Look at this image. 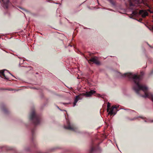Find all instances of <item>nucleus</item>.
Segmentation results:
<instances>
[{
  "instance_id": "nucleus-42",
  "label": "nucleus",
  "mask_w": 153,
  "mask_h": 153,
  "mask_svg": "<svg viewBox=\"0 0 153 153\" xmlns=\"http://www.w3.org/2000/svg\"><path fill=\"white\" fill-rule=\"evenodd\" d=\"M10 91L13 90L11 89L10 88Z\"/></svg>"
},
{
  "instance_id": "nucleus-18",
  "label": "nucleus",
  "mask_w": 153,
  "mask_h": 153,
  "mask_svg": "<svg viewBox=\"0 0 153 153\" xmlns=\"http://www.w3.org/2000/svg\"><path fill=\"white\" fill-rule=\"evenodd\" d=\"M129 5L130 7H134L135 6L134 4L132 2L131 0L129 1Z\"/></svg>"
},
{
  "instance_id": "nucleus-45",
  "label": "nucleus",
  "mask_w": 153,
  "mask_h": 153,
  "mask_svg": "<svg viewBox=\"0 0 153 153\" xmlns=\"http://www.w3.org/2000/svg\"><path fill=\"white\" fill-rule=\"evenodd\" d=\"M0 2L1 3V0H0Z\"/></svg>"
},
{
  "instance_id": "nucleus-17",
  "label": "nucleus",
  "mask_w": 153,
  "mask_h": 153,
  "mask_svg": "<svg viewBox=\"0 0 153 153\" xmlns=\"http://www.w3.org/2000/svg\"><path fill=\"white\" fill-rule=\"evenodd\" d=\"M147 58L148 59V62L149 63H151L152 60V58L150 57H148V56H147Z\"/></svg>"
},
{
  "instance_id": "nucleus-21",
  "label": "nucleus",
  "mask_w": 153,
  "mask_h": 153,
  "mask_svg": "<svg viewBox=\"0 0 153 153\" xmlns=\"http://www.w3.org/2000/svg\"><path fill=\"white\" fill-rule=\"evenodd\" d=\"M149 76H152L153 75V69L149 73Z\"/></svg>"
},
{
  "instance_id": "nucleus-40",
  "label": "nucleus",
  "mask_w": 153,
  "mask_h": 153,
  "mask_svg": "<svg viewBox=\"0 0 153 153\" xmlns=\"http://www.w3.org/2000/svg\"><path fill=\"white\" fill-rule=\"evenodd\" d=\"M132 0L134 1H136L137 0Z\"/></svg>"
},
{
  "instance_id": "nucleus-14",
  "label": "nucleus",
  "mask_w": 153,
  "mask_h": 153,
  "mask_svg": "<svg viewBox=\"0 0 153 153\" xmlns=\"http://www.w3.org/2000/svg\"><path fill=\"white\" fill-rule=\"evenodd\" d=\"M122 109H123L125 110H126V111H128V112H129V113H132L133 112H135V111L133 110H131V109H127V108H122Z\"/></svg>"
},
{
  "instance_id": "nucleus-20",
  "label": "nucleus",
  "mask_w": 153,
  "mask_h": 153,
  "mask_svg": "<svg viewBox=\"0 0 153 153\" xmlns=\"http://www.w3.org/2000/svg\"><path fill=\"white\" fill-rule=\"evenodd\" d=\"M0 90L1 91H5V90H8V91H10V88H0Z\"/></svg>"
},
{
  "instance_id": "nucleus-34",
  "label": "nucleus",
  "mask_w": 153,
  "mask_h": 153,
  "mask_svg": "<svg viewBox=\"0 0 153 153\" xmlns=\"http://www.w3.org/2000/svg\"><path fill=\"white\" fill-rule=\"evenodd\" d=\"M10 75H11L12 76L14 77L15 78H16L10 73Z\"/></svg>"
},
{
  "instance_id": "nucleus-11",
  "label": "nucleus",
  "mask_w": 153,
  "mask_h": 153,
  "mask_svg": "<svg viewBox=\"0 0 153 153\" xmlns=\"http://www.w3.org/2000/svg\"><path fill=\"white\" fill-rule=\"evenodd\" d=\"M4 71H7L8 72H9V73H10V72H8V71H7L6 70H2L1 71H0V76L1 75L2 76H3L4 78L7 79V78L6 76L5 75L4 73Z\"/></svg>"
},
{
  "instance_id": "nucleus-39",
  "label": "nucleus",
  "mask_w": 153,
  "mask_h": 153,
  "mask_svg": "<svg viewBox=\"0 0 153 153\" xmlns=\"http://www.w3.org/2000/svg\"><path fill=\"white\" fill-rule=\"evenodd\" d=\"M55 4H58V3H57V2H56V3H54Z\"/></svg>"
},
{
  "instance_id": "nucleus-19",
  "label": "nucleus",
  "mask_w": 153,
  "mask_h": 153,
  "mask_svg": "<svg viewBox=\"0 0 153 153\" xmlns=\"http://www.w3.org/2000/svg\"><path fill=\"white\" fill-rule=\"evenodd\" d=\"M112 5H115V3L113 0H108Z\"/></svg>"
},
{
  "instance_id": "nucleus-33",
  "label": "nucleus",
  "mask_w": 153,
  "mask_h": 153,
  "mask_svg": "<svg viewBox=\"0 0 153 153\" xmlns=\"http://www.w3.org/2000/svg\"><path fill=\"white\" fill-rule=\"evenodd\" d=\"M59 110L60 111H65V110H62V109H61L60 108V109H59Z\"/></svg>"
},
{
  "instance_id": "nucleus-15",
  "label": "nucleus",
  "mask_w": 153,
  "mask_h": 153,
  "mask_svg": "<svg viewBox=\"0 0 153 153\" xmlns=\"http://www.w3.org/2000/svg\"><path fill=\"white\" fill-rule=\"evenodd\" d=\"M0 149H4L6 150V151H8L9 150V147L6 146H5L3 147L0 146Z\"/></svg>"
},
{
  "instance_id": "nucleus-10",
  "label": "nucleus",
  "mask_w": 153,
  "mask_h": 153,
  "mask_svg": "<svg viewBox=\"0 0 153 153\" xmlns=\"http://www.w3.org/2000/svg\"><path fill=\"white\" fill-rule=\"evenodd\" d=\"M30 150L31 149L30 146L28 145H25L24 146L23 150L24 152H29Z\"/></svg>"
},
{
  "instance_id": "nucleus-28",
  "label": "nucleus",
  "mask_w": 153,
  "mask_h": 153,
  "mask_svg": "<svg viewBox=\"0 0 153 153\" xmlns=\"http://www.w3.org/2000/svg\"><path fill=\"white\" fill-rule=\"evenodd\" d=\"M64 105H66V104H68V103H62Z\"/></svg>"
},
{
  "instance_id": "nucleus-9",
  "label": "nucleus",
  "mask_w": 153,
  "mask_h": 153,
  "mask_svg": "<svg viewBox=\"0 0 153 153\" xmlns=\"http://www.w3.org/2000/svg\"><path fill=\"white\" fill-rule=\"evenodd\" d=\"M1 108L4 114H7L8 112V111L6 108V106L4 104H2L1 107Z\"/></svg>"
},
{
  "instance_id": "nucleus-37",
  "label": "nucleus",
  "mask_w": 153,
  "mask_h": 153,
  "mask_svg": "<svg viewBox=\"0 0 153 153\" xmlns=\"http://www.w3.org/2000/svg\"><path fill=\"white\" fill-rule=\"evenodd\" d=\"M29 68H30V70H31V67H29Z\"/></svg>"
},
{
  "instance_id": "nucleus-43",
  "label": "nucleus",
  "mask_w": 153,
  "mask_h": 153,
  "mask_svg": "<svg viewBox=\"0 0 153 153\" xmlns=\"http://www.w3.org/2000/svg\"><path fill=\"white\" fill-rule=\"evenodd\" d=\"M138 21V22H140V20H137Z\"/></svg>"
},
{
  "instance_id": "nucleus-12",
  "label": "nucleus",
  "mask_w": 153,
  "mask_h": 153,
  "mask_svg": "<svg viewBox=\"0 0 153 153\" xmlns=\"http://www.w3.org/2000/svg\"><path fill=\"white\" fill-rule=\"evenodd\" d=\"M10 153H21L18 152L16 149L12 147H10Z\"/></svg>"
},
{
  "instance_id": "nucleus-35",
  "label": "nucleus",
  "mask_w": 153,
  "mask_h": 153,
  "mask_svg": "<svg viewBox=\"0 0 153 153\" xmlns=\"http://www.w3.org/2000/svg\"><path fill=\"white\" fill-rule=\"evenodd\" d=\"M141 74L142 75H143V74H144V73L143 72H141Z\"/></svg>"
},
{
  "instance_id": "nucleus-30",
  "label": "nucleus",
  "mask_w": 153,
  "mask_h": 153,
  "mask_svg": "<svg viewBox=\"0 0 153 153\" xmlns=\"http://www.w3.org/2000/svg\"><path fill=\"white\" fill-rule=\"evenodd\" d=\"M144 122H145L147 123V122H149V121H148V120H144Z\"/></svg>"
},
{
  "instance_id": "nucleus-23",
  "label": "nucleus",
  "mask_w": 153,
  "mask_h": 153,
  "mask_svg": "<svg viewBox=\"0 0 153 153\" xmlns=\"http://www.w3.org/2000/svg\"><path fill=\"white\" fill-rule=\"evenodd\" d=\"M19 7V8L21 9L22 10H23L25 11H27V10H25V9L20 7Z\"/></svg>"
},
{
  "instance_id": "nucleus-44",
  "label": "nucleus",
  "mask_w": 153,
  "mask_h": 153,
  "mask_svg": "<svg viewBox=\"0 0 153 153\" xmlns=\"http://www.w3.org/2000/svg\"><path fill=\"white\" fill-rule=\"evenodd\" d=\"M88 58H90V57H88Z\"/></svg>"
},
{
  "instance_id": "nucleus-41",
  "label": "nucleus",
  "mask_w": 153,
  "mask_h": 153,
  "mask_svg": "<svg viewBox=\"0 0 153 153\" xmlns=\"http://www.w3.org/2000/svg\"><path fill=\"white\" fill-rule=\"evenodd\" d=\"M69 46H71V47H72V46H71V45H69Z\"/></svg>"
},
{
  "instance_id": "nucleus-7",
  "label": "nucleus",
  "mask_w": 153,
  "mask_h": 153,
  "mask_svg": "<svg viewBox=\"0 0 153 153\" xmlns=\"http://www.w3.org/2000/svg\"><path fill=\"white\" fill-rule=\"evenodd\" d=\"M2 3L1 4L2 6L5 10L7 9L9 7L10 0H1Z\"/></svg>"
},
{
  "instance_id": "nucleus-16",
  "label": "nucleus",
  "mask_w": 153,
  "mask_h": 153,
  "mask_svg": "<svg viewBox=\"0 0 153 153\" xmlns=\"http://www.w3.org/2000/svg\"><path fill=\"white\" fill-rule=\"evenodd\" d=\"M110 107H111V103L109 102H108L107 105V112H108L109 110L110 109Z\"/></svg>"
},
{
  "instance_id": "nucleus-32",
  "label": "nucleus",
  "mask_w": 153,
  "mask_h": 153,
  "mask_svg": "<svg viewBox=\"0 0 153 153\" xmlns=\"http://www.w3.org/2000/svg\"><path fill=\"white\" fill-rule=\"evenodd\" d=\"M129 17L130 18H131V19H133V17H131V16H129ZM134 19H135L134 18H133Z\"/></svg>"
},
{
  "instance_id": "nucleus-1",
  "label": "nucleus",
  "mask_w": 153,
  "mask_h": 153,
  "mask_svg": "<svg viewBox=\"0 0 153 153\" xmlns=\"http://www.w3.org/2000/svg\"><path fill=\"white\" fill-rule=\"evenodd\" d=\"M29 118L30 122L32 123L33 125L30 128L28 127V125L25 124V126L28 128H30L31 134V138L32 145L34 148H36L37 143L35 140L36 136L35 131L36 130V126L39 125L41 121V115L36 113L34 109H32L29 115Z\"/></svg>"
},
{
  "instance_id": "nucleus-4",
  "label": "nucleus",
  "mask_w": 153,
  "mask_h": 153,
  "mask_svg": "<svg viewBox=\"0 0 153 153\" xmlns=\"http://www.w3.org/2000/svg\"><path fill=\"white\" fill-rule=\"evenodd\" d=\"M91 58L88 59L87 57H85V58L88 61V62L90 63V62H93L94 63L97 65H100V62L98 60V57L97 56L91 57V54L90 53L89 54Z\"/></svg>"
},
{
  "instance_id": "nucleus-5",
  "label": "nucleus",
  "mask_w": 153,
  "mask_h": 153,
  "mask_svg": "<svg viewBox=\"0 0 153 153\" xmlns=\"http://www.w3.org/2000/svg\"><path fill=\"white\" fill-rule=\"evenodd\" d=\"M61 148L59 146H55L49 149L46 152H42L39 150H37L36 153H49L55 151L58 149H59Z\"/></svg>"
},
{
  "instance_id": "nucleus-29",
  "label": "nucleus",
  "mask_w": 153,
  "mask_h": 153,
  "mask_svg": "<svg viewBox=\"0 0 153 153\" xmlns=\"http://www.w3.org/2000/svg\"><path fill=\"white\" fill-rule=\"evenodd\" d=\"M55 106L57 108H58L59 109H60V108L57 105H55Z\"/></svg>"
},
{
  "instance_id": "nucleus-27",
  "label": "nucleus",
  "mask_w": 153,
  "mask_h": 153,
  "mask_svg": "<svg viewBox=\"0 0 153 153\" xmlns=\"http://www.w3.org/2000/svg\"><path fill=\"white\" fill-rule=\"evenodd\" d=\"M30 88L34 89H37L36 88H35V87H30Z\"/></svg>"
},
{
  "instance_id": "nucleus-22",
  "label": "nucleus",
  "mask_w": 153,
  "mask_h": 153,
  "mask_svg": "<svg viewBox=\"0 0 153 153\" xmlns=\"http://www.w3.org/2000/svg\"><path fill=\"white\" fill-rule=\"evenodd\" d=\"M18 58L20 59V63H21V64H22V62H23L24 61V59H23L22 58H20L19 57H18ZM19 65H20V63L19 64Z\"/></svg>"
},
{
  "instance_id": "nucleus-24",
  "label": "nucleus",
  "mask_w": 153,
  "mask_h": 153,
  "mask_svg": "<svg viewBox=\"0 0 153 153\" xmlns=\"http://www.w3.org/2000/svg\"><path fill=\"white\" fill-rule=\"evenodd\" d=\"M132 14L135 15L136 14V13L135 11H133L132 12Z\"/></svg>"
},
{
  "instance_id": "nucleus-26",
  "label": "nucleus",
  "mask_w": 153,
  "mask_h": 153,
  "mask_svg": "<svg viewBox=\"0 0 153 153\" xmlns=\"http://www.w3.org/2000/svg\"><path fill=\"white\" fill-rule=\"evenodd\" d=\"M97 96L98 97H101V96L100 94H97Z\"/></svg>"
},
{
  "instance_id": "nucleus-6",
  "label": "nucleus",
  "mask_w": 153,
  "mask_h": 153,
  "mask_svg": "<svg viewBox=\"0 0 153 153\" xmlns=\"http://www.w3.org/2000/svg\"><path fill=\"white\" fill-rule=\"evenodd\" d=\"M118 107L115 106H112L111 109L110 111H109L108 112V114H110L111 115L113 114L114 115H115L117 112L118 111V110H117Z\"/></svg>"
},
{
  "instance_id": "nucleus-25",
  "label": "nucleus",
  "mask_w": 153,
  "mask_h": 153,
  "mask_svg": "<svg viewBox=\"0 0 153 153\" xmlns=\"http://www.w3.org/2000/svg\"><path fill=\"white\" fill-rule=\"evenodd\" d=\"M147 45H148L151 48H153V47H152V46H151L150 45H149L148 43H147Z\"/></svg>"
},
{
  "instance_id": "nucleus-3",
  "label": "nucleus",
  "mask_w": 153,
  "mask_h": 153,
  "mask_svg": "<svg viewBox=\"0 0 153 153\" xmlns=\"http://www.w3.org/2000/svg\"><path fill=\"white\" fill-rule=\"evenodd\" d=\"M64 128L65 129L74 131L77 133H80L74 124L71 123L68 120H66V125H64Z\"/></svg>"
},
{
  "instance_id": "nucleus-38",
  "label": "nucleus",
  "mask_w": 153,
  "mask_h": 153,
  "mask_svg": "<svg viewBox=\"0 0 153 153\" xmlns=\"http://www.w3.org/2000/svg\"><path fill=\"white\" fill-rule=\"evenodd\" d=\"M116 146H117V147L118 148V146H117V144H116Z\"/></svg>"
},
{
  "instance_id": "nucleus-36",
  "label": "nucleus",
  "mask_w": 153,
  "mask_h": 153,
  "mask_svg": "<svg viewBox=\"0 0 153 153\" xmlns=\"http://www.w3.org/2000/svg\"><path fill=\"white\" fill-rule=\"evenodd\" d=\"M150 122H151V123H153V120H151L150 121Z\"/></svg>"
},
{
  "instance_id": "nucleus-46",
  "label": "nucleus",
  "mask_w": 153,
  "mask_h": 153,
  "mask_svg": "<svg viewBox=\"0 0 153 153\" xmlns=\"http://www.w3.org/2000/svg\"><path fill=\"white\" fill-rule=\"evenodd\" d=\"M97 0V1H98V0Z\"/></svg>"
},
{
  "instance_id": "nucleus-8",
  "label": "nucleus",
  "mask_w": 153,
  "mask_h": 153,
  "mask_svg": "<svg viewBox=\"0 0 153 153\" xmlns=\"http://www.w3.org/2000/svg\"><path fill=\"white\" fill-rule=\"evenodd\" d=\"M97 151L101 152L102 151V149L99 146H97V148L92 147L90 150L89 153H93L94 152Z\"/></svg>"
},
{
  "instance_id": "nucleus-31",
  "label": "nucleus",
  "mask_w": 153,
  "mask_h": 153,
  "mask_svg": "<svg viewBox=\"0 0 153 153\" xmlns=\"http://www.w3.org/2000/svg\"><path fill=\"white\" fill-rule=\"evenodd\" d=\"M75 24H77L76 22H75L74 24V25H75ZM78 24L79 25V24Z\"/></svg>"
},
{
  "instance_id": "nucleus-13",
  "label": "nucleus",
  "mask_w": 153,
  "mask_h": 153,
  "mask_svg": "<svg viewBox=\"0 0 153 153\" xmlns=\"http://www.w3.org/2000/svg\"><path fill=\"white\" fill-rule=\"evenodd\" d=\"M137 118H140L141 119H146V117H142V116H139L137 117H134L132 119H130V118H128V119L129 120H131V121H132V120H134L135 119H137Z\"/></svg>"
},
{
  "instance_id": "nucleus-2",
  "label": "nucleus",
  "mask_w": 153,
  "mask_h": 153,
  "mask_svg": "<svg viewBox=\"0 0 153 153\" xmlns=\"http://www.w3.org/2000/svg\"><path fill=\"white\" fill-rule=\"evenodd\" d=\"M96 92L93 90H91L89 91H87L85 93L80 94L75 97L74 98V102L73 103V107H74L76 105V103L79 100H82L83 96H85L87 97H91L92 95L95 94Z\"/></svg>"
}]
</instances>
